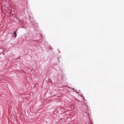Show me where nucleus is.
Here are the masks:
<instances>
[{
    "mask_svg": "<svg viewBox=\"0 0 124 124\" xmlns=\"http://www.w3.org/2000/svg\"><path fill=\"white\" fill-rule=\"evenodd\" d=\"M14 35H15V36H14V37H16V35H17V34H16V32L15 31L14 32Z\"/></svg>",
    "mask_w": 124,
    "mask_h": 124,
    "instance_id": "f257e3e1",
    "label": "nucleus"
}]
</instances>
